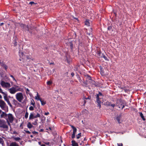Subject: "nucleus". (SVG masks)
<instances>
[{"label": "nucleus", "instance_id": "obj_2", "mask_svg": "<svg viewBox=\"0 0 146 146\" xmlns=\"http://www.w3.org/2000/svg\"><path fill=\"white\" fill-rule=\"evenodd\" d=\"M96 98V102L98 104V106L99 108H101V104L102 102L101 100L104 96L100 92H99L98 94L95 95Z\"/></svg>", "mask_w": 146, "mask_h": 146}, {"label": "nucleus", "instance_id": "obj_1", "mask_svg": "<svg viewBox=\"0 0 146 146\" xmlns=\"http://www.w3.org/2000/svg\"><path fill=\"white\" fill-rule=\"evenodd\" d=\"M20 26L24 30L29 31L31 34L32 33L33 30L34 29V27L32 25H29L22 24L20 25Z\"/></svg>", "mask_w": 146, "mask_h": 146}, {"label": "nucleus", "instance_id": "obj_61", "mask_svg": "<svg viewBox=\"0 0 146 146\" xmlns=\"http://www.w3.org/2000/svg\"><path fill=\"white\" fill-rule=\"evenodd\" d=\"M36 123H37V122H38V120L37 119H36L35 120V121Z\"/></svg>", "mask_w": 146, "mask_h": 146}, {"label": "nucleus", "instance_id": "obj_26", "mask_svg": "<svg viewBox=\"0 0 146 146\" xmlns=\"http://www.w3.org/2000/svg\"><path fill=\"white\" fill-rule=\"evenodd\" d=\"M86 79L88 80H92L91 77L89 75H87L86 76Z\"/></svg>", "mask_w": 146, "mask_h": 146}, {"label": "nucleus", "instance_id": "obj_21", "mask_svg": "<svg viewBox=\"0 0 146 146\" xmlns=\"http://www.w3.org/2000/svg\"><path fill=\"white\" fill-rule=\"evenodd\" d=\"M72 146H78L77 143L74 140H72L71 141Z\"/></svg>", "mask_w": 146, "mask_h": 146}, {"label": "nucleus", "instance_id": "obj_14", "mask_svg": "<svg viewBox=\"0 0 146 146\" xmlns=\"http://www.w3.org/2000/svg\"><path fill=\"white\" fill-rule=\"evenodd\" d=\"M1 66L4 69L6 70H7L8 68V66L6 64L3 63H2L1 64Z\"/></svg>", "mask_w": 146, "mask_h": 146}, {"label": "nucleus", "instance_id": "obj_16", "mask_svg": "<svg viewBox=\"0 0 146 146\" xmlns=\"http://www.w3.org/2000/svg\"><path fill=\"white\" fill-rule=\"evenodd\" d=\"M139 113L143 120L144 121H145L146 120L145 118L144 117L142 113L141 112H139Z\"/></svg>", "mask_w": 146, "mask_h": 146}, {"label": "nucleus", "instance_id": "obj_17", "mask_svg": "<svg viewBox=\"0 0 146 146\" xmlns=\"http://www.w3.org/2000/svg\"><path fill=\"white\" fill-rule=\"evenodd\" d=\"M68 46H70L71 49L72 50L73 47V44L72 42V41L69 42L68 43Z\"/></svg>", "mask_w": 146, "mask_h": 146}, {"label": "nucleus", "instance_id": "obj_60", "mask_svg": "<svg viewBox=\"0 0 146 146\" xmlns=\"http://www.w3.org/2000/svg\"><path fill=\"white\" fill-rule=\"evenodd\" d=\"M79 81L80 82H81V81H82V80H81L80 77H79Z\"/></svg>", "mask_w": 146, "mask_h": 146}, {"label": "nucleus", "instance_id": "obj_23", "mask_svg": "<svg viewBox=\"0 0 146 146\" xmlns=\"http://www.w3.org/2000/svg\"><path fill=\"white\" fill-rule=\"evenodd\" d=\"M27 126L29 129H31L33 126L30 122H29L27 124Z\"/></svg>", "mask_w": 146, "mask_h": 146}, {"label": "nucleus", "instance_id": "obj_57", "mask_svg": "<svg viewBox=\"0 0 146 146\" xmlns=\"http://www.w3.org/2000/svg\"><path fill=\"white\" fill-rule=\"evenodd\" d=\"M110 106L114 108L115 106V104H111Z\"/></svg>", "mask_w": 146, "mask_h": 146}, {"label": "nucleus", "instance_id": "obj_43", "mask_svg": "<svg viewBox=\"0 0 146 146\" xmlns=\"http://www.w3.org/2000/svg\"><path fill=\"white\" fill-rule=\"evenodd\" d=\"M75 134H76L72 133V139H74L75 137Z\"/></svg>", "mask_w": 146, "mask_h": 146}, {"label": "nucleus", "instance_id": "obj_37", "mask_svg": "<svg viewBox=\"0 0 146 146\" xmlns=\"http://www.w3.org/2000/svg\"><path fill=\"white\" fill-rule=\"evenodd\" d=\"M4 143V141L3 139L0 137V143L1 144H3Z\"/></svg>", "mask_w": 146, "mask_h": 146}, {"label": "nucleus", "instance_id": "obj_36", "mask_svg": "<svg viewBox=\"0 0 146 146\" xmlns=\"http://www.w3.org/2000/svg\"><path fill=\"white\" fill-rule=\"evenodd\" d=\"M106 104L108 106H110L111 104V102H106Z\"/></svg>", "mask_w": 146, "mask_h": 146}, {"label": "nucleus", "instance_id": "obj_47", "mask_svg": "<svg viewBox=\"0 0 146 146\" xmlns=\"http://www.w3.org/2000/svg\"><path fill=\"white\" fill-rule=\"evenodd\" d=\"M117 146H122L123 145L122 143H117Z\"/></svg>", "mask_w": 146, "mask_h": 146}, {"label": "nucleus", "instance_id": "obj_52", "mask_svg": "<svg viewBox=\"0 0 146 146\" xmlns=\"http://www.w3.org/2000/svg\"><path fill=\"white\" fill-rule=\"evenodd\" d=\"M17 42H16V40H15L14 42V45L15 46L17 45Z\"/></svg>", "mask_w": 146, "mask_h": 146}, {"label": "nucleus", "instance_id": "obj_3", "mask_svg": "<svg viewBox=\"0 0 146 146\" xmlns=\"http://www.w3.org/2000/svg\"><path fill=\"white\" fill-rule=\"evenodd\" d=\"M0 107L1 108L5 111V112L8 111V107L5 102L2 100H0Z\"/></svg>", "mask_w": 146, "mask_h": 146}, {"label": "nucleus", "instance_id": "obj_22", "mask_svg": "<svg viewBox=\"0 0 146 146\" xmlns=\"http://www.w3.org/2000/svg\"><path fill=\"white\" fill-rule=\"evenodd\" d=\"M34 113H31L30 114L29 117V119H31L34 118Z\"/></svg>", "mask_w": 146, "mask_h": 146}, {"label": "nucleus", "instance_id": "obj_35", "mask_svg": "<svg viewBox=\"0 0 146 146\" xmlns=\"http://www.w3.org/2000/svg\"><path fill=\"white\" fill-rule=\"evenodd\" d=\"M40 117V115L38 113H37V114L35 115H34V118H36L38 117Z\"/></svg>", "mask_w": 146, "mask_h": 146}, {"label": "nucleus", "instance_id": "obj_12", "mask_svg": "<svg viewBox=\"0 0 146 146\" xmlns=\"http://www.w3.org/2000/svg\"><path fill=\"white\" fill-rule=\"evenodd\" d=\"M2 114L0 115V117L1 118H4L5 119L7 117L8 114H6L5 112L2 111Z\"/></svg>", "mask_w": 146, "mask_h": 146}, {"label": "nucleus", "instance_id": "obj_30", "mask_svg": "<svg viewBox=\"0 0 146 146\" xmlns=\"http://www.w3.org/2000/svg\"><path fill=\"white\" fill-rule=\"evenodd\" d=\"M29 113H28L27 111L25 113V118L26 119H27L28 117Z\"/></svg>", "mask_w": 146, "mask_h": 146}, {"label": "nucleus", "instance_id": "obj_15", "mask_svg": "<svg viewBox=\"0 0 146 146\" xmlns=\"http://www.w3.org/2000/svg\"><path fill=\"white\" fill-rule=\"evenodd\" d=\"M70 126L73 129V131L72 133L76 134V133L77 131L76 128L72 125H70Z\"/></svg>", "mask_w": 146, "mask_h": 146}, {"label": "nucleus", "instance_id": "obj_58", "mask_svg": "<svg viewBox=\"0 0 146 146\" xmlns=\"http://www.w3.org/2000/svg\"><path fill=\"white\" fill-rule=\"evenodd\" d=\"M86 103V101L85 100H84V103L83 104V105L85 106Z\"/></svg>", "mask_w": 146, "mask_h": 146}, {"label": "nucleus", "instance_id": "obj_41", "mask_svg": "<svg viewBox=\"0 0 146 146\" xmlns=\"http://www.w3.org/2000/svg\"><path fill=\"white\" fill-rule=\"evenodd\" d=\"M21 53H19V56L21 57H23L24 56H25L24 54L22 52L21 53Z\"/></svg>", "mask_w": 146, "mask_h": 146}, {"label": "nucleus", "instance_id": "obj_54", "mask_svg": "<svg viewBox=\"0 0 146 146\" xmlns=\"http://www.w3.org/2000/svg\"><path fill=\"white\" fill-rule=\"evenodd\" d=\"M49 114V112H45V113L44 114L45 115H48Z\"/></svg>", "mask_w": 146, "mask_h": 146}, {"label": "nucleus", "instance_id": "obj_11", "mask_svg": "<svg viewBox=\"0 0 146 146\" xmlns=\"http://www.w3.org/2000/svg\"><path fill=\"white\" fill-rule=\"evenodd\" d=\"M3 97L5 100L7 102L9 106L11 108L12 107V106L10 103L9 99L8 98V97L5 96H3Z\"/></svg>", "mask_w": 146, "mask_h": 146}, {"label": "nucleus", "instance_id": "obj_19", "mask_svg": "<svg viewBox=\"0 0 146 146\" xmlns=\"http://www.w3.org/2000/svg\"><path fill=\"white\" fill-rule=\"evenodd\" d=\"M6 82H5L3 81H1L0 82V84L3 87H5L6 84Z\"/></svg>", "mask_w": 146, "mask_h": 146}, {"label": "nucleus", "instance_id": "obj_25", "mask_svg": "<svg viewBox=\"0 0 146 146\" xmlns=\"http://www.w3.org/2000/svg\"><path fill=\"white\" fill-rule=\"evenodd\" d=\"M103 58L106 60L109 61V60L108 58L104 54H102V56H101Z\"/></svg>", "mask_w": 146, "mask_h": 146}, {"label": "nucleus", "instance_id": "obj_4", "mask_svg": "<svg viewBox=\"0 0 146 146\" xmlns=\"http://www.w3.org/2000/svg\"><path fill=\"white\" fill-rule=\"evenodd\" d=\"M0 127L4 129L8 128V126L7 125L6 122L4 120L0 119Z\"/></svg>", "mask_w": 146, "mask_h": 146}, {"label": "nucleus", "instance_id": "obj_49", "mask_svg": "<svg viewBox=\"0 0 146 146\" xmlns=\"http://www.w3.org/2000/svg\"><path fill=\"white\" fill-rule=\"evenodd\" d=\"M25 131L26 133L28 134H30L31 133V132L29 131L25 130Z\"/></svg>", "mask_w": 146, "mask_h": 146}, {"label": "nucleus", "instance_id": "obj_44", "mask_svg": "<svg viewBox=\"0 0 146 146\" xmlns=\"http://www.w3.org/2000/svg\"><path fill=\"white\" fill-rule=\"evenodd\" d=\"M29 4H31V5H32L33 4H37V3H35L34 2L31 1V2H30Z\"/></svg>", "mask_w": 146, "mask_h": 146}, {"label": "nucleus", "instance_id": "obj_32", "mask_svg": "<svg viewBox=\"0 0 146 146\" xmlns=\"http://www.w3.org/2000/svg\"><path fill=\"white\" fill-rule=\"evenodd\" d=\"M81 133H78L77 135H76V138L77 139H79L80 137L81 136Z\"/></svg>", "mask_w": 146, "mask_h": 146}, {"label": "nucleus", "instance_id": "obj_40", "mask_svg": "<svg viewBox=\"0 0 146 146\" xmlns=\"http://www.w3.org/2000/svg\"><path fill=\"white\" fill-rule=\"evenodd\" d=\"M29 110L31 111H33L34 110V108L32 106H31L29 108Z\"/></svg>", "mask_w": 146, "mask_h": 146}, {"label": "nucleus", "instance_id": "obj_63", "mask_svg": "<svg viewBox=\"0 0 146 146\" xmlns=\"http://www.w3.org/2000/svg\"><path fill=\"white\" fill-rule=\"evenodd\" d=\"M87 140V139H86V138H84V141H86Z\"/></svg>", "mask_w": 146, "mask_h": 146}, {"label": "nucleus", "instance_id": "obj_29", "mask_svg": "<svg viewBox=\"0 0 146 146\" xmlns=\"http://www.w3.org/2000/svg\"><path fill=\"white\" fill-rule=\"evenodd\" d=\"M85 25L88 26H89L90 25V23L88 20H86L85 22Z\"/></svg>", "mask_w": 146, "mask_h": 146}, {"label": "nucleus", "instance_id": "obj_8", "mask_svg": "<svg viewBox=\"0 0 146 146\" xmlns=\"http://www.w3.org/2000/svg\"><path fill=\"white\" fill-rule=\"evenodd\" d=\"M123 104V101L121 99H119L117 100L116 106H118L119 108H121Z\"/></svg>", "mask_w": 146, "mask_h": 146}, {"label": "nucleus", "instance_id": "obj_24", "mask_svg": "<svg viewBox=\"0 0 146 146\" xmlns=\"http://www.w3.org/2000/svg\"><path fill=\"white\" fill-rule=\"evenodd\" d=\"M13 138L14 139V140L17 141H19L21 140V138L19 137H13Z\"/></svg>", "mask_w": 146, "mask_h": 146}, {"label": "nucleus", "instance_id": "obj_31", "mask_svg": "<svg viewBox=\"0 0 146 146\" xmlns=\"http://www.w3.org/2000/svg\"><path fill=\"white\" fill-rule=\"evenodd\" d=\"M31 104L33 105L34 106H35V102L33 99H32V100L31 101Z\"/></svg>", "mask_w": 146, "mask_h": 146}, {"label": "nucleus", "instance_id": "obj_6", "mask_svg": "<svg viewBox=\"0 0 146 146\" xmlns=\"http://www.w3.org/2000/svg\"><path fill=\"white\" fill-rule=\"evenodd\" d=\"M5 119L6 121L8 120V121H9L12 123L13 122L14 120V117L12 114L9 113L8 114L7 117Z\"/></svg>", "mask_w": 146, "mask_h": 146}, {"label": "nucleus", "instance_id": "obj_51", "mask_svg": "<svg viewBox=\"0 0 146 146\" xmlns=\"http://www.w3.org/2000/svg\"><path fill=\"white\" fill-rule=\"evenodd\" d=\"M32 124L33 125H37V123H36L35 121L34 122L32 123Z\"/></svg>", "mask_w": 146, "mask_h": 146}, {"label": "nucleus", "instance_id": "obj_59", "mask_svg": "<svg viewBox=\"0 0 146 146\" xmlns=\"http://www.w3.org/2000/svg\"><path fill=\"white\" fill-rule=\"evenodd\" d=\"M4 24V23H0V26H2L3 24Z\"/></svg>", "mask_w": 146, "mask_h": 146}, {"label": "nucleus", "instance_id": "obj_18", "mask_svg": "<svg viewBox=\"0 0 146 146\" xmlns=\"http://www.w3.org/2000/svg\"><path fill=\"white\" fill-rule=\"evenodd\" d=\"M9 146H19V145L16 142H14L11 143Z\"/></svg>", "mask_w": 146, "mask_h": 146}, {"label": "nucleus", "instance_id": "obj_46", "mask_svg": "<svg viewBox=\"0 0 146 146\" xmlns=\"http://www.w3.org/2000/svg\"><path fill=\"white\" fill-rule=\"evenodd\" d=\"M2 94H3L4 95V96H6V97H8L7 94V93H5V92H3V93H2Z\"/></svg>", "mask_w": 146, "mask_h": 146}, {"label": "nucleus", "instance_id": "obj_27", "mask_svg": "<svg viewBox=\"0 0 146 146\" xmlns=\"http://www.w3.org/2000/svg\"><path fill=\"white\" fill-rule=\"evenodd\" d=\"M11 87V84L9 82H6V84L5 88H9Z\"/></svg>", "mask_w": 146, "mask_h": 146}, {"label": "nucleus", "instance_id": "obj_45", "mask_svg": "<svg viewBox=\"0 0 146 146\" xmlns=\"http://www.w3.org/2000/svg\"><path fill=\"white\" fill-rule=\"evenodd\" d=\"M101 52L100 51H99L97 52V54L98 56H100Z\"/></svg>", "mask_w": 146, "mask_h": 146}, {"label": "nucleus", "instance_id": "obj_50", "mask_svg": "<svg viewBox=\"0 0 146 146\" xmlns=\"http://www.w3.org/2000/svg\"><path fill=\"white\" fill-rule=\"evenodd\" d=\"M50 142H46L45 143V144L47 145H48V146H50Z\"/></svg>", "mask_w": 146, "mask_h": 146}, {"label": "nucleus", "instance_id": "obj_20", "mask_svg": "<svg viewBox=\"0 0 146 146\" xmlns=\"http://www.w3.org/2000/svg\"><path fill=\"white\" fill-rule=\"evenodd\" d=\"M6 82H5L3 81H1L0 82V84L3 87H5L6 84Z\"/></svg>", "mask_w": 146, "mask_h": 146}, {"label": "nucleus", "instance_id": "obj_7", "mask_svg": "<svg viewBox=\"0 0 146 146\" xmlns=\"http://www.w3.org/2000/svg\"><path fill=\"white\" fill-rule=\"evenodd\" d=\"M9 91L10 93L11 94H14L16 92L21 91L20 90V88H18L16 89V88L14 87H12L9 89Z\"/></svg>", "mask_w": 146, "mask_h": 146}, {"label": "nucleus", "instance_id": "obj_34", "mask_svg": "<svg viewBox=\"0 0 146 146\" xmlns=\"http://www.w3.org/2000/svg\"><path fill=\"white\" fill-rule=\"evenodd\" d=\"M4 74L3 72H1L0 73V76L2 78H3L4 77Z\"/></svg>", "mask_w": 146, "mask_h": 146}, {"label": "nucleus", "instance_id": "obj_62", "mask_svg": "<svg viewBox=\"0 0 146 146\" xmlns=\"http://www.w3.org/2000/svg\"><path fill=\"white\" fill-rule=\"evenodd\" d=\"M125 107V106L124 105H123L122 107V109H123Z\"/></svg>", "mask_w": 146, "mask_h": 146}, {"label": "nucleus", "instance_id": "obj_42", "mask_svg": "<svg viewBox=\"0 0 146 146\" xmlns=\"http://www.w3.org/2000/svg\"><path fill=\"white\" fill-rule=\"evenodd\" d=\"M112 29V27L110 26H108V30H111Z\"/></svg>", "mask_w": 146, "mask_h": 146}, {"label": "nucleus", "instance_id": "obj_56", "mask_svg": "<svg viewBox=\"0 0 146 146\" xmlns=\"http://www.w3.org/2000/svg\"><path fill=\"white\" fill-rule=\"evenodd\" d=\"M71 74L72 75V77H73V76L74 75V72H72L71 73Z\"/></svg>", "mask_w": 146, "mask_h": 146}, {"label": "nucleus", "instance_id": "obj_9", "mask_svg": "<svg viewBox=\"0 0 146 146\" xmlns=\"http://www.w3.org/2000/svg\"><path fill=\"white\" fill-rule=\"evenodd\" d=\"M36 99L38 100H39L42 106L46 104V102L45 101L42 100V99L40 98L39 96L38 95V93H37V96H36L35 97Z\"/></svg>", "mask_w": 146, "mask_h": 146}, {"label": "nucleus", "instance_id": "obj_33", "mask_svg": "<svg viewBox=\"0 0 146 146\" xmlns=\"http://www.w3.org/2000/svg\"><path fill=\"white\" fill-rule=\"evenodd\" d=\"M13 104L15 105L18 102L14 99H13Z\"/></svg>", "mask_w": 146, "mask_h": 146}, {"label": "nucleus", "instance_id": "obj_53", "mask_svg": "<svg viewBox=\"0 0 146 146\" xmlns=\"http://www.w3.org/2000/svg\"><path fill=\"white\" fill-rule=\"evenodd\" d=\"M32 133L33 134H38V133L36 131H33L32 132Z\"/></svg>", "mask_w": 146, "mask_h": 146}, {"label": "nucleus", "instance_id": "obj_39", "mask_svg": "<svg viewBox=\"0 0 146 146\" xmlns=\"http://www.w3.org/2000/svg\"><path fill=\"white\" fill-rule=\"evenodd\" d=\"M47 84L48 85H50L52 84V82L49 81L47 82Z\"/></svg>", "mask_w": 146, "mask_h": 146}, {"label": "nucleus", "instance_id": "obj_28", "mask_svg": "<svg viewBox=\"0 0 146 146\" xmlns=\"http://www.w3.org/2000/svg\"><path fill=\"white\" fill-rule=\"evenodd\" d=\"M25 89L26 90V93L27 94H29V95H30L31 94L30 92H30L28 88H25Z\"/></svg>", "mask_w": 146, "mask_h": 146}, {"label": "nucleus", "instance_id": "obj_5", "mask_svg": "<svg viewBox=\"0 0 146 146\" xmlns=\"http://www.w3.org/2000/svg\"><path fill=\"white\" fill-rule=\"evenodd\" d=\"M16 97L17 100L20 102H21L24 98L23 94L21 92L17 93L16 95Z\"/></svg>", "mask_w": 146, "mask_h": 146}, {"label": "nucleus", "instance_id": "obj_64", "mask_svg": "<svg viewBox=\"0 0 146 146\" xmlns=\"http://www.w3.org/2000/svg\"><path fill=\"white\" fill-rule=\"evenodd\" d=\"M40 146H46L44 144H42Z\"/></svg>", "mask_w": 146, "mask_h": 146}, {"label": "nucleus", "instance_id": "obj_55", "mask_svg": "<svg viewBox=\"0 0 146 146\" xmlns=\"http://www.w3.org/2000/svg\"><path fill=\"white\" fill-rule=\"evenodd\" d=\"M100 73L101 74H104V72L103 70H102L101 69L100 70Z\"/></svg>", "mask_w": 146, "mask_h": 146}, {"label": "nucleus", "instance_id": "obj_13", "mask_svg": "<svg viewBox=\"0 0 146 146\" xmlns=\"http://www.w3.org/2000/svg\"><path fill=\"white\" fill-rule=\"evenodd\" d=\"M121 117V115H120L119 116H117L116 118V119L118 123L119 124L121 123L120 122Z\"/></svg>", "mask_w": 146, "mask_h": 146}, {"label": "nucleus", "instance_id": "obj_48", "mask_svg": "<svg viewBox=\"0 0 146 146\" xmlns=\"http://www.w3.org/2000/svg\"><path fill=\"white\" fill-rule=\"evenodd\" d=\"M7 121V123L10 126V125H11L10 123H11V122L9 121H8V120H7V121Z\"/></svg>", "mask_w": 146, "mask_h": 146}, {"label": "nucleus", "instance_id": "obj_38", "mask_svg": "<svg viewBox=\"0 0 146 146\" xmlns=\"http://www.w3.org/2000/svg\"><path fill=\"white\" fill-rule=\"evenodd\" d=\"M91 97L90 96H88L87 98H86V97H84L83 98V99L84 100H87V99H90Z\"/></svg>", "mask_w": 146, "mask_h": 146}, {"label": "nucleus", "instance_id": "obj_10", "mask_svg": "<svg viewBox=\"0 0 146 146\" xmlns=\"http://www.w3.org/2000/svg\"><path fill=\"white\" fill-rule=\"evenodd\" d=\"M92 28H90L86 31V34L90 37H92Z\"/></svg>", "mask_w": 146, "mask_h": 146}]
</instances>
